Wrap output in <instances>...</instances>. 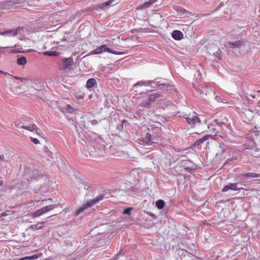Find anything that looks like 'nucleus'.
<instances>
[{
    "label": "nucleus",
    "mask_w": 260,
    "mask_h": 260,
    "mask_svg": "<svg viewBox=\"0 0 260 260\" xmlns=\"http://www.w3.org/2000/svg\"><path fill=\"white\" fill-rule=\"evenodd\" d=\"M158 0H149L144 2L143 4L140 5L136 7L137 10L145 9L149 7L150 5L155 4Z\"/></svg>",
    "instance_id": "11"
},
{
    "label": "nucleus",
    "mask_w": 260,
    "mask_h": 260,
    "mask_svg": "<svg viewBox=\"0 0 260 260\" xmlns=\"http://www.w3.org/2000/svg\"><path fill=\"white\" fill-rule=\"evenodd\" d=\"M56 207V205H51L47 206L46 207H44L42 208L43 209L44 213H46L53 210V209L55 208Z\"/></svg>",
    "instance_id": "22"
},
{
    "label": "nucleus",
    "mask_w": 260,
    "mask_h": 260,
    "mask_svg": "<svg viewBox=\"0 0 260 260\" xmlns=\"http://www.w3.org/2000/svg\"><path fill=\"white\" fill-rule=\"evenodd\" d=\"M14 78L18 80H20L22 82H24V81L25 80V79L21 78V77H18L15 76Z\"/></svg>",
    "instance_id": "33"
},
{
    "label": "nucleus",
    "mask_w": 260,
    "mask_h": 260,
    "mask_svg": "<svg viewBox=\"0 0 260 260\" xmlns=\"http://www.w3.org/2000/svg\"><path fill=\"white\" fill-rule=\"evenodd\" d=\"M133 209L132 207H129L128 208L125 209L123 211V214H126V215H130L131 214V211Z\"/></svg>",
    "instance_id": "29"
},
{
    "label": "nucleus",
    "mask_w": 260,
    "mask_h": 260,
    "mask_svg": "<svg viewBox=\"0 0 260 260\" xmlns=\"http://www.w3.org/2000/svg\"><path fill=\"white\" fill-rule=\"evenodd\" d=\"M203 141L205 142V141L207 140L209 138V135H206L204 136L203 138Z\"/></svg>",
    "instance_id": "34"
},
{
    "label": "nucleus",
    "mask_w": 260,
    "mask_h": 260,
    "mask_svg": "<svg viewBox=\"0 0 260 260\" xmlns=\"http://www.w3.org/2000/svg\"><path fill=\"white\" fill-rule=\"evenodd\" d=\"M175 9L177 11L183 14H185L186 12V10L184 9H183V8L179 7V6H176L175 7Z\"/></svg>",
    "instance_id": "28"
},
{
    "label": "nucleus",
    "mask_w": 260,
    "mask_h": 260,
    "mask_svg": "<svg viewBox=\"0 0 260 260\" xmlns=\"http://www.w3.org/2000/svg\"><path fill=\"white\" fill-rule=\"evenodd\" d=\"M83 96H79V98H78V99H83Z\"/></svg>",
    "instance_id": "40"
},
{
    "label": "nucleus",
    "mask_w": 260,
    "mask_h": 260,
    "mask_svg": "<svg viewBox=\"0 0 260 260\" xmlns=\"http://www.w3.org/2000/svg\"><path fill=\"white\" fill-rule=\"evenodd\" d=\"M104 199V196L103 194H100L94 198L92 200H90L86 204H84L82 206L80 207L78 210L75 212V215L77 216L79 215L80 213L83 212L85 209H87L88 207H90L93 206L94 204H95L99 203L100 201Z\"/></svg>",
    "instance_id": "4"
},
{
    "label": "nucleus",
    "mask_w": 260,
    "mask_h": 260,
    "mask_svg": "<svg viewBox=\"0 0 260 260\" xmlns=\"http://www.w3.org/2000/svg\"><path fill=\"white\" fill-rule=\"evenodd\" d=\"M172 38L175 40H181L183 38V33L178 30H174L172 34Z\"/></svg>",
    "instance_id": "15"
},
{
    "label": "nucleus",
    "mask_w": 260,
    "mask_h": 260,
    "mask_svg": "<svg viewBox=\"0 0 260 260\" xmlns=\"http://www.w3.org/2000/svg\"><path fill=\"white\" fill-rule=\"evenodd\" d=\"M44 213H44V211L43 210V208H42L37 210L35 212H34L32 214V216L34 217H39V216L43 215Z\"/></svg>",
    "instance_id": "18"
},
{
    "label": "nucleus",
    "mask_w": 260,
    "mask_h": 260,
    "mask_svg": "<svg viewBox=\"0 0 260 260\" xmlns=\"http://www.w3.org/2000/svg\"><path fill=\"white\" fill-rule=\"evenodd\" d=\"M186 119L188 123L191 125L192 127H195L201 123V121L196 113H193L192 114H190L186 117Z\"/></svg>",
    "instance_id": "7"
},
{
    "label": "nucleus",
    "mask_w": 260,
    "mask_h": 260,
    "mask_svg": "<svg viewBox=\"0 0 260 260\" xmlns=\"http://www.w3.org/2000/svg\"><path fill=\"white\" fill-rule=\"evenodd\" d=\"M218 126H215L213 127L212 125H210L208 126L209 128L210 129V131L211 132V134L213 135L214 136H216L217 135L218 132Z\"/></svg>",
    "instance_id": "20"
},
{
    "label": "nucleus",
    "mask_w": 260,
    "mask_h": 260,
    "mask_svg": "<svg viewBox=\"0 0 260 260\" xmlns=\"http://www.w3.org/2000/svg\"><path fill=\"white\" fill-rule=\"evenodd\" d=\"M149 128H147V131H144L141 137L138 139V141L139 144L141 145H151L153 144L158 143V139L156 136H153L148 132Z\"/></svg>",
    "instance_id": "2"
},
{
    "label": "nucleus",
    "mask_w": 260,
    "mask_h": 260,
    "mask_svg": "<svg viewBox=\"0 0 260 260\" xmlns=\"http://www.w3.org/2000/svg\"><path fill=\"white\" fill-rule=\"evenodd\" d=\"M161 97V94L158 93H152L149 95L147 101L144 102L143 105L145 107H149L151 102H154L156 99Z\"/></svg>",
    "instance_id": "10"
},
{
    "label": "nucleus",
    "mask_w": 260,
    "mask_h": 260,
    "mask_svg": "<svg viewBox=\"0 0 260 260\" xmlns=\"http://www.w3.org/2000/svg\"><path fill=\"white\" fill-rule=\"evenodd\" d=\"M237 185H238L237 183H229L228 185L224 186L223 187V188L222 189V191L226 192L230 189L233 190H237L240 189L237 187Z\"/></svg>",
    "instance_id": "12"
},
{
    "label": "nucleus",
    "mask_w": 260,
    "mask_h": 260,
    "mask_svg": "<svg viewBox=\"0 0 260 260\" xmlns=\"http://www.w3.org/2000/svg\"><path fill=\"white\" fill-rule=\"evenodd\" d=\"M38 258V256L37 255H34L30 256H25L23 257H22L19 259V260H26V259H29V260H32L35 259L36 258Z\"/></svg>",
    "instance_id": "27"
},
{
    "label": "nucleus",
    "mask_w": 260,
    "mask_h": 260,
    "mask_svg": "<svg viewBox=\"0 0 260 260\" xmlns=\"http://www.w3.org/2000/svg\"><path fill=\"white\" fill-rule=\"evenodd\" d=\"M204 141H203V138H201V139H199L198 140H197L195 143H194V145H199L200 144L203 143Z\"/></svg>",
    "instance_id": "31"
},
{
    "label": "nucleus",
    "mask_w": 260,
    "mask_h": 260,
    "mask_svg": "<svg viewBox=\"0 0 260 260\" xmlns=\"http://www.w3.org/2000/svg\"><path fill=\"white\" fill-rule=\"evenodd\" d=\"M5 215V213H2V215Z\"/></svg>",
    "instance_id": "41"
},
{
    "label": "nucleus",
    "mask_w": 260,
    "mask_h": 260,
    "mask_svg": "<svg viewBox=\"0 0 260 260\" xmlns=\"http://www.w3.org/2000/svg\"><path fill=\"white\" fill-rule=\"evenodd\" d=\"M256 110L257 113L260 114V101H259L258 105L256 107Z\"/></svg>",
    "instance_id": "32"
},
{
    "label": "nucleus",
    "mask_w": 260,
    "mask_h": 260,
    "mask_svg": "<svg viewBox=\"0 0 260 260\" xmlns=\"http://www.w3.org/2000/svg\"><path fill=\"white\" fill-rule=\"evenodd\" d=\"M207 51L209 53V57L214 58L215 61H218V60L222 59V54L219 48L214 44L209 45L207 47Z\"/></svg>",
    "instance_id": "3"
},
{
    "label": "nucleus",
    "mask_w": 260,
    "mask_h": 260,
    "mask_svg": "<svg viewBox=\"0 0 260 260\" xmlns=\"http://www.w3.org/2000/svg\"><path fill=\"white\" fill-rule=\"evenodd\" d=\"M225 151V149L223 148L221 145H219L218 149V152L216 154V156H220L223 154Z\"/></svg>",
    "instance_id": "26"
},
{
    "label": "nucleus",
    "mask_w": 260,
    "mask_h": 260,
    "mask_svg": "<svg viewBox=\"0 0 260 260\" xmlns=\"http://www.w3.org/2000/svg\"><path fill=\"white\" fill-rule=\"evenodd\" d=\"M119 3V0H108L102 4H98V6L100 9L104 10L107 8H109L111 6L116 5Z\"/></svg>",
    "instance_id": "9"
},
{
    "label": "nucleus",
    "mask_w": 260,
    "mask_h": 260,
    "mask_svg": "<svg viewBox=\"0 0 260 260\" xmlns=\"http://www.w3.org/2000/svg\"><path fill=\"white\" fill-rule=\"evenodd\" d=\"M193 86L197 91V94L198 95H202L204 92H205V94H207L206 91L204 90L206 85L201 81L200 79H197L193 83Z\"/></svg>",
    "instance_id": "6"
},
{
    "label": "nucleus",
    "mask_w": 260,
    "mask_h": 260,
    "mask_svg": "<svg viewBox=\"0 0 260 260\" xmlns=\"http://www.w3.org/2000/svg\"><path fill=\"white\" fill-rule=\"evenodd\" d=\"M73 62V59L72 57H68L66 58H64L63 59V64L62 65H72Z\"/></svg>",
    "instance_id": "21"
},
{
    "label": "nucleus",
    "mask_w": 260,
    "mask_h": 260,
    "mask_svg": "<svg viewBox=\"0 0 260 260\" xmlns=\"http://www.w3.org/2000/svg\"><path fill=\"white\" fill-rule=\"evenodd\" d=\"M196 73L198 76H200L201 75V72L199 70H197Z\"/></svg>",
    "instance_id": "37"
},
{
    "label": "nucleus",
    "mask_w": 260,
    "mask_h": 260,
    "mask_svg": "<svg viewBox=\"0 0 260 260\" xmlns=\"http://www.w3.org/2000/svg\"><path fill=\"white\" fill-rule=\"evenodd\" d=\"M165 206V202L163 200H159L156 202V206L159 209H161Z\"/></svg>",
    "instance_id": "25"
},
{
    "label": "nucleus",
    "mask_w": 260,
    "mask_h": 260,
    "mask_svg": "<svg viewBox=\"0 0 260 260\" xmlns=\"http://www.w3.org/2000/svg\"><path fill=\"white\" fill-rule=\"evenodd\" d=\"M96 83V81L94 78H90L88 79L86 82V87L88 88L93 87Z\"/></svg>",
    "instance_id": "16"
},
{
    "label": "nucleus",
    "mask_w": 260,
    "mask_h": 260,
    "mask_svg": "<svg viewBox=\"0 0 260 260\" xmlns=\"http://www.w3.org/2000/svg\"><path fill=\"white\" fill-rule=\"evenodd\" d=\"M18 34L17 29H13L7 30L0 32V35L4 36L13 37L16 36Z\"/></svg>",
    "instance_id": "13"
},
{
    "label": "nucleus",
    "mask_w": 260,
    "mask_h": 260,
    "mask_svg": "<svg viewBox=\"0 0 260 260\" xmlns=\"http://www.w3.org/2000/svg\"><path fill=\"white\" fill-rule=\"evenodd\" d=\"M43 227L42 226L39 225V224L37 223V224L31 225L29 226V229L31 231H36V230H41L43 229Z\"/></svg>",
    "instance_id": "23"
},
{
    "label": "nucleus",
    "mask_w": 260,
    "mask_h": 260,
    "mask_svg": "<svg viewBox=\"0 0 260 260\" xmlns=\"http://www.w3.org/2000/svg\"><path fill=\"white\" fill-rule=\"evenodd\" d=\"M3 181L0 180V186L3 185Z\"/></svg>",
    "instance_id": "39"
},
{
    "label": "nucleus",
    "mask_w": 260,
    "mask_h": 260,
    "mask_svg": "<svg viewBox=\"0 0 260 260\" xmlns=\"http://www.w3.org/2000/svg\"><path fill=\"white\" fill-rule=\"evenodd\" d=\"M31 141L35 144H39L40 143V141L37 138H34L33 137L30 138Z\"/></svg>",
    "instance_id": "30"
},
{
    "label": "nucleus",
    "mask_w": 260,
    "mask_h": 260,
    "mask_svg": "<svg viewBox=\"0 0 260 260\" xmlns=\"http://www.w3.org/2000/svg\"><path fill=\"white\" fill-rule=\"evenodd\" d=\"M226 46L235 54H238L244 53L248 51L249 43L245 39H241L239 40L228 41Z\"/></svg>",
    "instance_id": "1"
},
{
    "label": "nucleus",
    "mask_w": 260,
    "mask_h": 260,
    "mask_svg": "<svg viewBox=\"0 0 260 260\" xmlns=\"http://www.w3.org/2000/svg\"><path fill=\"white\" fill-rule=\"evenodd\" d=\"M241 180L243 179H247L249 178H257L260 177V174L256 173H247L239 175Z\"/></svg>",
    "instance_id": "14"
},
{
    "label": "nucleus",
    "mask_w": 260,
    "mask_h": 260,
    "mask_svg": "<svg viewBox=\"0 0 260 260\" xmlns=\"http://www.w3.org/2000/svg\"><path fill=\"white\" fill-rule=\"evenodd\" d=\"M0 74H4L5 75H6L7 73L6 72H5L3 71L0 70Z\"/></svg>",
    "instance_id": "38"
},
{
    "label": "nucleus",
    "mask_w": 260,
    "mask_h": 260,
    "mask_svg": "<svg viewBox=\"0 0 260 260\" xmlns=\"http://www.w3.org/2000/svg\"><path fill=\"white\" fill-rule=\"evenodd\" d=\"M71 66H64V67L63 68H61L60 69V70H68L69 69V67H70Z\"/></svg>",
    "instance_id": "35"
},
{
    "label": "nucleus",
    "mask_w": 260,
    "mask_h": 260,
    "mask_svg": "<svg viewBox=\"0 0 260 260\" xmlns=\"http://www.w3.org/2000/svg\"><path fill=\"white\" fill-rule=\"evenodd\" d=\"M16 126L19 128L25 129L31 132H35V133L39 137H43V134L41 131L37 126L35 123H31L28 125H25L22 124L21 122L16 123Z\"/></svg>",
    "instance_id": "5"
},
{
    "label": "nucleus",
    "mask_w": 260,
    "mask_h": 260,
    "mask_svg": "<svg viewBox=\"0 0 260 260\" xmlns=\"http://www.w3.org/2000/svg\"><path fill=\"white\" fill-rule=\"evenodd\" d=\"M43 54L44 55L49 56H56L59 54V52L54 51V50H49L43 52Z\"/></svg>",
    "instance_id": "17"
},
{
    "label": "nucleus",
    "mask_w": 260,
    "mask_h": 260,
    "mask_svg": "<svg viewBox=\"0 0 260 260\" xmlns=\"http://www.w3.org/2000/svg\"><path fill=\"white\" fill-rule=\"evenodd\" d=\"M108 52L113 54H118L119 53L114 51L111 50L110 48H108L106 45H102L98 47L92 51L91 53L93 54H98L102 53L103 52Z\"/></svg>",
    "instance_id": "8"
},
{
    "label": "nucleus",
    "mask_w": 260,
    "mask_h": 260,
    "mask_svg": "<svg viewBox=\"0 0 260 260\" xmlns=\"http://www.w3.org/2000/svg\"><path fill=\"white\" fill-rule=\"evenodd\" d=\"M4 160V156L3 155H0V161Z\"/></svg>",
    "instance_id": "36"
},
{
    "label": "nucleus",
    "mask_w": 260,
    "mask_h": 260,
    "mask_svg": "<svg viewBox=\"0 0 260 260\" xmlns=\"http://www.w3.org/2000/svg\"><path fill=\"white\" fill-rule=\"evenodd\" d=\"M17 63L19 65H25L26 63V59L24 56H21L17 59Z\"/></svg>",
    "instance_id": "24"
},
{
    "label": "nucleus",
    "mask_w": 260,
    "mask_h": 260,
    "mask_svg": "<svg viewBox=\"0 0 260 260\" xmlns=\"http://www.w3.org/2000/svg\"><path fill=\"white\" fill-rule=\"evenodd\" d=\"M151 84V82L150 81H139L137 82L136 84L134 85V87H136L137 86H148Z\"/></svg>",
    "instance_id": "19"
}]
</instances>
